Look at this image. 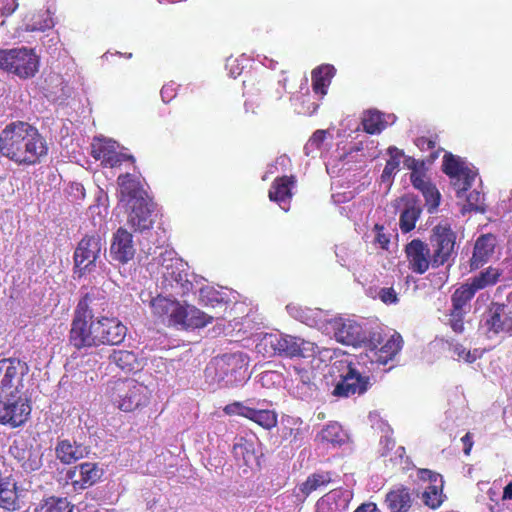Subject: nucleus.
Listing matches in <instances>:
<instances>
[{
    "label": "nucleus",
    "instance_id": "nucleus-41",
    "mask_svg": "<svg viewBox=\"0 0 512 512\" xmlns=\"http://www.w3.org/2000/svg\"><path fill=\"white\" fill-rule=\"evenodd\" d=\"M318 437L322 442L342 444L344 442L345 434L341 425L334 422L327 424L318 434Z\"/></svg>",
    "mask_w": 512,
    "mask_h": 512
},
{
    "label": "nucleus",
    "instance_id": "nucleus-62",
    "mask_svg": "<svg viewBox=\"0 0 512 512\" xmlns=\"http://www.w3.org/2000/svg\"><path fill=\"white\" fill-rule=\"evenodd\" d=\"M354 512H377V506L375 503H363L356 508Z\"/></svg>",
    "mask_w": 512,
    "mask_h": 512
},
{
    "label": "nucleus",
    "instance_id": "nucleus-57",
    "mask_svg": "<svg viewBox=\"0 0 512 512\" xmlns=\"http://www.w3.org/2000/svg\"><path fill=\"white\" fill-rule=\"evenodd\" d=\"M18 8V0H0V14L9 16Z\"/></svg>",
    "mask_w": 512,
    "mask_h": 512
},
{
    "label": "nucleus",
    "instance_id": "nucleus-14",
    "mask_svg": "<svg viewBox=\"0 0 512 512\" xmlns=\"http://www.w3.org/2000/svg\"><path fill=\"white\" fill-rule=\"evenodd\" d=\"M97 347L119 345L127 334V327L116 317L101 316L94 319Z\"/></svg>",
    "mask_w": 512,
    "mask_h": 512
},
{
    "label": "nucleus",
    "instance_id": "nucleus-61",
    "mask_svg": "<svg viewBox=\"0 0 512 512\" xmlns=\"http://www.w3.org/2000/svg\"><path fill=\"white\" fill-rule=\"evenodd\" d=\"M380 444L383 445V448H384L383 454H386L394 448L395 440L391 436L385 435V436L381 437Z\"/></svg>",
    "mask_w": 512,
    "mask_h": 512
},
{
    "label": "nucleus",
    "instance_id": "nucleus-48",
    "mask_svg": "<svg viewBox=\"0 0 512 512\" xmlns=\"http://www.w3.org/2000/svg\"><path fill=\"white\" fill-rule=\"evenodd\" d=\"M467 312L455 309L450 310L449 325L454 332L462 333L464 331V315Z\"/></svg>",
    "mask_w": 512,
    "mask_h": 512
},
{
    "label": "nucleus",
    "instance_id": "nucleus-15",
    "mask_svg": "<svg viewBox=\"0 0 512 512\" xmlns=\"http://www.w3.org/2000/svg\"><path fill=\"white\" fill-rule=\"evenodd\" d=\"M91 155L94 159L100 160L105 167H119L124 162L135 164L133 155L126 154L117 150V143L113 140L99 139L92 143Z\"/></svg>",
    "mask_w": 512,
    "mask_h": 512
},
{
    "label": "nucleus",
    "instance_id": "nucleus-42",
    "mask_svg": "<svg viewBox=\"0 0 512 512\" xmlns=\"http://www.w3.org/2000/svg\"><path fill=\"white\" fill-rule=\"evenodd\" d=\"M442 484H432L423 492V501L431 509H437L443 502Z\"/></svg>",
    "mask_w": 512,
    "mask_h": 512
},
{
    "label": "nucleus",
    "instance_id": "nucleus-47",
    "mask_svg": "<svg viewBox=\"0 0 512 512\" xmlns=\"http://www.w3.org/2000/svg\"><path fill=\"white\" fill-rule=\"evenodd\" d=\"M251 410H252L251 407L245 406L242 402H239V401H235L233 403L227 404L223 408V412L226 415H229V416L238 415V416H242L247 419L250 415Z\"/></svg>",
    "mask_w": 512,
    "mask_h": 512
},
{
    "label": "nucleus",
    "instance_id": "nucleus-44",
    "mask_svg": "<svg viewBox=\"0 0 512 512\" xmlns=\"http://www.w3.org/2000/svg\"><path fill=\"white\" fill-rule=\"evenodd\" d=\"M425 198V205L429 213H434L440 204L441 195L434 184L430 185L422 192Z\"/></svg>",
    "mask_w": 512,
    "mask_h": 512
},
{
    "label": "nucleus",
    "instance_id": "nucleus-20",
    "mask_svg": "<svg viewBox=\"0 0 512 512\" xmlns=\"http://www.w3.org/2000/svg\"><path fill=\"white\" fill-rule=\"evenodd\" d=\"M133 236L125 228L120 227L113 234L110 246L111 257L121 264H126L135 256Z\"/></svg>",
    "mask_w": 512,
    "mask_h": 512
},
{
    "label": "nucleus",
    "instance_id": "nucleus-63",
    "mask_svg": "<svg viewBox=\"0 0 512 512\" xmlns=\"http://www.w3.org/2000/svg\"><path fill=\"white\" fill-rule=\"evenodd\" d=\"M168 274L171 276L172 279H174L176 282H182L184 278L187 276V274H183L182 272H175L173 269V265L170 267H167Z\"/></svg>",
    "mask_w": 512,
    "mask_h": 512
},
{
    "label": "nucleus",
    "instance_id": "nucleus-46",
    "mask_svg": "<svg viewBox=\"0 0 512 512\" xmlns=\"http://www.w3.org/2000/svg\"><path fill=\"white\" fill-rule=\"evenodd\" d=\"M467 210L468 211H476V212H484V195L477 191H471L467 196Z\"/></svg>",
    "mask_w": 512,
    "mask_h": 512
},
{
    "label": "nucleus",
    "instance_id": "nucleus-29",
    "mask_svg": "<svg viewBox=\"0 0 512 512\" xmlns=\"http://www.w3.org/2000/svg\"><path fill=\"white\" fill-rule=\"evenodd\" d=\"M332 481V473L329 471L316 472L307 477L294 491L299 501H304L312 492L322 486H327Z\"/></svg>",
    "mask_w": 512,
    "mask_h": 512
},
{
    "label": "nucleus",
    "instance_id": "nucleus-10",
    "mask_svg": "<svg viewBox=\"0 0 512 512\" xmlns=\"http://www.w3.org/2000/svg\"><path fill=\"white\" fill-rule=\"evenodd\" d=\"M485 333L489 339L512 336V309L501 302H491L484 318Z\"/></svg>",
    "mask_w": 512,
    "mask_h": 512
},
{
    "label": "nucleus",
    "instance_id": "nucleus-4",
    "mask_svg": "<svg viewBox=\"0 0 512 512\" xmlns=\"http://www.w3.org/2000/svg\"><path fill=\"white\" fill-rule=\"evenodd\" d=\"M111 402L123 412H133L149 403L148 388L134 379H119L109 386Z\"/></svg>",
    "mask_w": 512,
    "mask_h": 512
},
{
    "label": "nucleus",
    "instance_id": "nucleus-37",
    "mask_svg": "<svg viewBox=\"0 0 512 512\" xmlns=\"http://www.w3.org/2000/svg\"><path fill=\"white\" fill-rule=\"evenodd\" d=\"M74 506L63 497H48L36 508V512H73Z\"/></svg>",
    "mask_w": 512,
    "mask_h": 512
},
{
    "label": "nucleus",
    "instance_id": "nucleus-23",
    "mask_svg": "<svg viewBox=\"0 0 512 512\" xmlns=\"http://www.w3.org/2000/svg\"><path fill=\"white\" fill-rule=\"evenodd\" d=\"M496 244V237L491 233L483 234L477 238L470 259L471 270L480 268L490 260L494 254Z\"/></svg>",
    "mask_w": 512,
    "mask_h": 512
},
{
    "label": "nucleus",
    "instance_id": "nucleus-49",
    "mask_svg": "<svg viewBox=\"0 0 512 512\" xmlns=\"http://www.w3.org/2000/svg\"><path fill=\"white\" fill-rule=\"evenodd\" d=\"M379 299L386 305L396 304L399 301L398 293L393 287H383L378 292Z\"/></svg>",
    "mask_w": 512,
    "mask_h": 512
},
{
    "label": "nucleus",
    "instance_id": "nucleus-35",
    "mask_svg": "<svg viewBox=\"0 0 512 512\" xmlns=\"http://www.w3.org/2000/svg\"><path fill=\"white\" fill-rule=\"evenodd\" d=\"M501 276L502 271L500 269L489 266L485 270L481 271L478 275L470 278L469 282L476 289V291H478L495 285Z\"/></svg>",
    "mask_w": 512,
    "mask_h": 512
},
{
    "label": "nucleus",
    "instance_id": "nucleus-38",
    "mask_svg": "<svg viewBox=\"0 0 512 512\" xmlns=\"http://www.w3.org/2000/svg\"><path fill=\"white\" fill-rule=\"evenodd\" d=\"M248 419L266 430H271L278 422L277 413L274 410L269 409L252 408Z\"/></svg>",
    "mask_w": 512,
    "mask_h": 512
},
{
    "label": "nucleus",
    "instance_id": "nucleus-55",
    "mask_svg": "<svg viewBox=\"0 0 512 512\" xmlns=\"http://www.w3.org/2000/svg\"><path fill=\"white\" fill-rule=\"evenodd\" d=\"M436 139H437V136L435 138L421 136V137L416 138L415 145L421 151L434 150L436 148Z\"/></svg>",
    "mask_w": 512,
    "mask_h": 512
},
{
    "label": "nucleus",
    "instance_id": "nucleus-28",
    "mask_svg": "<svg viewBox=\"0 0 512 512\" xmlns=\"http://www.w3.org/2000/svg\"><path fill=\"white\" fill-rule=\"evenodd\" d=\"M335 74L336 69L331 64H322L314 68L311 72L313 92L323 98Z\"/></svg>",
    "mask_w": 512,
    "mask_h": 512
},
{
    "label": "nucleus",
    "instance_id": "nucleus-6",
    "mask_svg": "<svg viewBox=\"0 0 512 512\" xmlns=\"http://www.w3.org/2000/svg\"><path fill=\"white\" fill-rule=\"evenodd\" d=\"M32 401L23 391L10 393L0 400V425L11 429L23 427L31 418Z\"/></svg>",
    "mask_w": 512,
    "mask_h": 512
},
{
    "label": "nucleus",
    "instance_id": "nucleus-54",
    "mask_svg": "<svg viewBox=\"0 0 512 512\" xmlns=\"http://www.w3.org/2000/svg\"><path fill=\"white\" fill-rule=\"evenodd\" d=\"M161 98L165 103L171 102L177 95V86L175 83L170 82L168 84H165L161 91Z\"/></svg>",
    "mask_w": 512,
    "mask_h": 512
},
{
    "label": "nucleus",
    "instance_id": "nucleus-60",
    "mask_svg": "<svg viewBox=\"0 0 512 512\" xmlns=\"http://www.w3.org/2000/svg\"><path fill=\"white\" fill-rule=\"evenodd\" d=\"M461 441L464 445V454L465 455H469L470 452H471V449L473 447V439H472V434L470 432H467L462 438H461Z\"/></svg>",
    "mask_w": 512,
    "mask_h": 512
},
{
    "label": "nucleus",
    "instance_id": "nucleus-11",
    "mask_svg": "<svg viewBox=\"0 0 512 512\" xmlns=\"http://www.w3.org/2000/svg\"><path fill=\"white\" fill-rule=\"evenodd\" d=\"M28 371L27 363L18 358L0 359V393L6 395L23 391V378Z\"/></svg>",
    "mask_w": 512,
    "mask_h": 512
},
{
    "label": "nucleus",
    "instance_id": "nucleus-24",
    "mask_svg": "<svg viewBox=\"0 0 512 512\" xmlns=\"http://www.w3.org/2000/svg\"><path fill=\"white\" fill-rule=\"evenodd\" d=\"M175 326H181L184 329H198L212 323L214 317L209 316L196 307H184L181 305L180 311L176 314Z\"/></svg>",
    "mask_w": 512,
    "mask_h": 512
},
{
    "label": "nucleus",
    "instance_id": "nucleus-33",
    "mask_svg": "<svg viewBox=\"0 0 512 512\" xmlns=\"http://www.w3.org/2000/svg\"><path fill=\"white\" fill-rule=\"evenodd\" d=\"M476 292V289L469 281L461 284L451 296V309L468 311L466 308L475 296Z\"/></svg>",
    "mask_w": 512,
    "mask_h": 512
},
{
    "label": "nucleus",
    "instance_id": "nucleus-16",
    "mask_svg": "<svg viewBox=\"0 0 512 512\" xmlns=\"http://www.w3.org/2000/svg\"><path fill=\"white\" fill-rule=\"evenodd\" d=\"M373 332L374 330L366 329L354 320L345 319L337 324L334 334L336 340L342 344L366 348Z\"/></svg>",
    "mask_w": 512,
    "mask_h": 512
},
{
    "label": "nucleus",
    "instance_id": "nucleus-12",
    "mask_svg": "<svg viewBox=\"0 0 512 512\" xmlns=\"http://www.w3.org/2000/svg\"><path fill=\"white\" fill-rule=\"evenodd\" d=\"M442 171L451 179H454V185L457 187L456 196L462 198L475 180L476 173L470 169L466 162L450 152L443 156Z\"/></svg>",
    "mask_w": 512,
    "mask_h": 512
},
{
    "label": "nucleus",
    "instance_id": "nucleus-7",
    "mask_svg": "<svg viewBox=\"0 0 512 512\" xmlns=\"http://www.w3.org/2000/svg\"><path fill=\"white\" fill-rule=\"evenodd\" d=\"M103 241L99 234H86L77 244L75 248L74 274L79 278L92 272L96 267V262L100 258Z\"/></svg>",
    "mask_w": 512,
    "mask_h": 512
},
{
    "label": "nucleus",
    "instance_id": "nucleus-17",
    "mask_svg": "<svg viewBox=\"0 0 512 512\" xmlns=\"http://www.w3.org/2000/svg\"><path fill=\"white\" fill-rule=\"evenodd\" d=\"M370 386V378L362 375L352 364L348 365L347 372L341 375L340 381L335 385L332 395L335 397H350L365 393Z\"/></svg>",
    "mask_w": 512,
    "mask_h": 512
},
{
    "label": "nucleus",
    "instance_id": "nucleus-8",
    "mask_svg": "<svg viewBox=\"0 0 512 512\" xmlns=\"http://www.w3.org/2000/svg\"><path fill=\"white\" fill-rule=\"evenodd\" d=\"M430 245L432 247V267L439 268L448 263L456 256V233L450 225L438 224L432 229L430 235Z\"/></svg>",
    "mask_w": 512,
    "mask_h": 512
},
{
    "label": "nucleus",
    "instance_id": "nucleus-18",
    "mask_svg": "<svg viewBox=\"0 0 512 512\" xmlns=\"http://www.w3.org/2000/svg\"><path fill=\"white\" fill-rule=\"evenodd\" d=\"M129 207L127 223L134 232H144L153 227L155 203L152 199L149 197L140 198L137 202L130 204Z\"/></svg>",
    "mask_w": 512,
    "mask_h": 512
},
{
    "label": "nucleus",
    "instance_id": "nucleus-19",
    "mask_svg": "<svg viewBox=\"0 0 512 512\" xmlns=\"http://www.w3.org/2000/svg\"><path fill=\"white\" fill-rule=\"evenodd\" d=\"M405 256L408 268L416 274L422 275L432 266V256L427 243L419 238L413 239L405 245Z\"/></svg>",
    "mask_w": 512,
    "mask_h": 512
},
{
    "label": "nucleus",
    "instance_id": "nucleus-64",
    "mask_svg": "<svg viewBox=\"0 0 512 512\" xmlns=\"http://www.w3.org/2000/svg\"><path fill=\"white\" fill-rule=\"evenodd\" d=\"M503 500H511L512 499V482L508 483L503 491Z\"/></svg>",
    "mask_w": 512,
    "mask_h": 512
},
{
    "label": "nucleus",
    "instance_id": "nucleus-3",
    "mask_svg": "<svg viewBox=\"0 0 512 512\" xmlns=\"http://www.w3.org/2000/svg\"><path fill=\"white\" fill-rule=\"evenodd\" d=\"M248 371V357L243 352L226 353L214 358L205 373L220 387H236L245 382Z\"/></svg>",
    "mask_w": 512,
    "mask_h": 512
},
{
    "label": "nucleus",
    "instance_id": "nucleus-9",
    "mask_svg": "<svg viewBox=\"0 0 512 512\" xmlns=\"http://www.w3.org/2000/svg\"><path fill=\"white\" fill-rule=\"evenodd\" d=\"M403 347L402 336L395 332L389 338L384 339L380 331L374 330L366 346L367 356L372 363L386 365L394 360Z\"/></svg>",
    "mask_w": 512,
    "mask_h": 512
},
{
    "label": "nucleus",
    "instance_id": "nucleus-39",
    "mask_svg": "<svg viewBox=\"0 0 512 512\" xmlns=\"http://www.w3.org/2000/svg\"><path fill=\"white\" fill-rule=\"evenodd\" d=\"M362 125L366 133L373 135L379 134L386 127V122L381 112L369 110L362 118Z\"/></svg>",
    "mask_w": 512,
    "mask_h": 512
},
{
    "label": "nucleus",
    "instance_id": "nucleus-25",
    "mask_svg": "<svg viewBox=\"0 0 512 512\" xmlns=\"http://www.w3.org/2000/svg\"><path fill=\"white\" fill-rule=\"evenodd\" d=\"M10 453L17 459L26 472L39 470L42 466V455L40 451L32 447H20L19 443L14 441L10 447Z\"/></svg>",
    "mask_w": 512,
    "mask_h": 512
},
{
    "label": "nucleus",
    "instance_id": "nucleus-53",
    "mask_svg": "<svg viewBox=\"0 0 512 512\" xmlns=\"http://www.w3.org/2000/svg\"><path fill=\"white\" fill-rule=\"evenodd\" d=\"M374 230L376 231L375 243L379 244L383 250H388L390 237L384 233V227L382 225L375 224Z\"/></svg>",
    "mask_w": 512,
    "mask_h": 512
},
{
    "label": "nucleus",
    "instance_id": "nucleus-22",
    "mask_svg": "<svg viewBox=\"0 0 512 512\" xmlns=\"http://www.w3.org/2000/svg\"><path fill=\"white\" fill-rule=\"evenodd\" d=\"M119 187L118 198L127 205L137 202L140 198L148 197L140 182L130 173L121 174L117 178Z\"/></svg>",
    "mask_w": 512,
    "mask_h": 512
},
{
    "label": "nucleus",
    "instance_id": "nucleus-50",
    "mask_svg": "<svg viewBox=\"0 0 512 512\" xmlns=\"http://www.w3.org/2000/svg\"><path fill=\"white\" fill-rule=\"evenodd\" d=\"M453 352H454V354H456L458 356L459 359H463L467 363H473L479 357L476 354L477 350H475L474 352H471L470 350L466 349L461 344H456L453 347Z\"/></svg>",
    "mask_w": 512,
    "mask_h": 512
},
{
    "label": "nucleus",
    "instance_id": "nucleus-1",
    "mask_svg": "<svg viewBox=\"0 0 512 512\" xmlns=\"http://www.w3.org/2000/svg\"><path fill=\"white\" fill-rule=\"evenodd\" d=\"M48 151L46 138L28 122H11L0 132V154L19 166L40 164Z\"/></svg>",
    "mask_w": 512,
    "mask_h": 512
},
{
    "label": "nucleus",
    "instance_id": "nucleus-56",
    "mask_svg": "<svg viewBox=\"0 0 512 512\" xmlns=\"http://www.w3.org/2000/svg\"><path fill=\"white\" fill-rule=\"evenodd\" d=\"M326 139V131L324 130H316L313 135L310 137L308 143L306 144V149L309 147H314L319 149Z\"/></svg>",
    "mask_w": 512,
    "mask_h": 512
},
{
    "label": "nucleus",
    "instance_id": "nucleus-30",
    "mask_svg": "<svg viewBox=\"0 0 512 512\" xmlns=\"http://www.w3.org/2000/svg\"><path fill=\"white\" fill-rule=\"evenodd\" d=\"M0 507L9 511L19 508L18 486L11 476L0 477Z\"/></svg>",
    "mask_w": 512,
    "mask_h": 512
},
{
    "label": "nucleus",
    "instance_id": "nucleus-31",
    "mask_svg": "<svg viewBox=\"0 0 512 512\" xmlns=\"http://www.w3.org/2000/svg\"><path fill=\"white\" fill-rule=\"evenodd\" d=\"M181 304L166 297L157 296L151 301V309L154 316L168 318L169 325L175 326L176 314L180 311Z\"/></svg>",
    "mask_w": 512,
    "mask_h": 512
},
{
    "label": "nucleus",
    "instance_id": "nucleus-5",
    "mask_svg": "<svg viewBox=\"0 0 512 512\" xmlns=\"http://www.w3.org/2000/svg\"><path fill=\"white\" fill-rule=\"evenodd\" d=\"M0 68L20 79H30L39 70V57L26 47L0 50Z\"/></svg>",
    "mask_w": 512,
    "mask_h": 512
},
{
    "label": "nucleus",
    "instance_id": "nucleus-34",
    "mask_svg": "<svg viewBox=\"0 0 512 512\" xmlns=\"http://www.w3.org/2000/svg\"><path fill=\"white\" fill-rule=\"evenodd\" d=\"M52 26L53 21L46 12L34 11L24 18V28L28 32L45 31Z\"/></svg>",
    "mask_w": 512,
    "mask_h": 512
},
{
    "label": "nucleus",
    "instance_id": "nucleus-40",
    "mask_svg": "<svg viewBox=\"0 0 512 512\" xmlns=\"http://www.w3.org/2000/svg\"><path fill=\"white\" fill-rule=\"evenodd\" d=\"M422 209L417 205L407 206L400 214L399 226L403 233H409L415 228Z\"/></svg>",
    "mask_w": 512,
    "mask_h": 512
},
{
    "label": "nucleus",
    "instance_id": "nucleus-43",
    "mask_svg": "<svg viewBox=\"0 0 512 512\" xmlns=\"http://www.w3.org/2000/svg\"><path fill=\"white\" fill-rule=\"evenodd\" d=\"M200 303L211 307L227 304L216 290L208 287L200 290Z\"/></svg>",
    "mask_w": 512,
    "mask_h": 512
},
{
    "label": "nucleus",
    "instance_id": "nucleus-36",
    "mask_svg": "<svg viewBox=\"0 0 512 512\" xmlns=\"http://www.w3.org/2000/svg\"><path fill=\"white\" fill-rule=\"evenodd\" d=\"M109 360L125 372H131L138 367L136 354L128 350H113Z\"/></svg>",
    "mask_w": 512,
    "mask_h": 512
},
{
    "label": "nucleus",
    "instance_id": "nucleus-2",
    "mask_svg": "<svg viewBox=\"0 0 512 512\" xmlns=\"http://www.w3.org/2000/svg\"><path fill=\"white\" fill-rule=\"evenodd\" d=\"M99 300L94 294L86 293L77 303L74 310L69 342L77 350L97 347L96 329L94 324L93 306Z\"/></svg>",
    "mask_w": 512,
    "mask_h": 512
},
{
    "label": "nucleus",
    "instance_id": "nucleus-58",
    "mask_svg": "<svg viewBox=\"0 0 512 512\" xmlns=\"http://www.w3.org/2000/svg\"><path fill=\"white\" fill-rule=\"evenodd\" d=\"M399 161L397 159H389L383 169L381 178L383 180L389 179L399 167Z\"/></svg>",
    "mask_w": 512,
    "mask_h": 512
},
{
    "label": "nucleus",
    "instance_id": "nucleus-26",
    "mask_svg": "<svg viewBox=\"0 0 512 512\" xmlns=\"http://www.w3.org/2000/svg\"><path fill=\"white\" fill-rule=\"evenodd\" d=\"M385 504L390 512H408L413 504L410 489L403 485L391 489L385 496Z\"/></svg>",
    "mask_w": 512,
    "mask_h": 512
},
{
    "label": "nucleus",
    "instance_id": "nucleus-45",
    "mask_svg": "<svg viewBox=\"0 0 512 512\" xmlns=\"http://www.w3.org/2000/svg\"><path fill=\"white\" fill-rule=\"evenodd\" d=\"M409 169L412 170L410 174V181L413 185V187L417 190H419L421 193L428 188L433 183L427 178L426 174L424 172L419 171L416 168V163H414V166H409Z\"/></svg>",
    "mask_w": 512,
    "mask_h": 512
},
{
    "label": "nucleus",
    "instance_id": "nucleus-13",
    "mask_svg": "<svg viewBox=\"0 0 512 512\" xmlns=\"http://www.w3.org/2000/svg\"><path fill=\"white\" fill-rule=\"evenodd\" d=\"M274 354L281 357H305V351L313 350L314 344L286 334H267L264 337Z\"/></svg>",
    "mask_w": 512,
    "mask_h": 512
},
{
    "label": "nucleus",
    "instance_id": "nucleus-52",
    "mask_svg": "<svg viewBox=\"0 0 512 512\" xmlns=\"http://www.w3.org/2000/svg\"><path fill=\"white\" fill-rule=\"evenodd\" d=\"M295 375L298 379L307 386L313 384V372L310 369H306L304 367L293 366L292 367Z\"/></svg>",
    "mask_w": 512,
    "mask_h": 512
},
{
    "label": "nucleus",
    "instance_id": "nucleus-51",
    "mask_svg": "<svg viewBox=\"0 0 512 512\" xmlns=\"http://www.w3.org/2000/svg\"><path fill=\"white\" fill-rule=\"evenodd\" d=\"M418 477L423 481H428L430 484H442V477L440 474L430 470V469H419Z\"/></svg>",
    "mask_w": 512,
    "mask_h": 512
},
{
    "label": "nucleus",
    "instance_id": "nucleus-27",
    "mask_svg": "<svg viewBox=\"0 0 512 512\" xmlns=\"http://www.w3.org/2000/svg\"><path fill=\"white\" fill-rule=\"evenodd\" d=\"M295 185L296 177L294 175L277 177L271 184L268 197L271 201L281 205L292 198V189Z\"/></svg>",
    "mask_w": 512,
    "mask_h": 512
},
{
    "label": "nucleus",
    "instance_id": "nucleus-32",
    "mask_svg": "<svg viewBox=\"0 0 512 512\" xmlns=\"http://www.w3.org/2000/svg\"><path fill=\"white\" fill-rule=\"evenodd\" d=\"M84 450L82 445L71 443L69 440L59 441L55 448L57 458L65 464L81 459L84 456Z\"/></svg>",
    "mask_w": 512,
    "mask_h": 512
},
{
    "label": "nucleus",
    "instance_id": "nucleus-21",
    "mask_svg": "<svg viewBox=\"0 0 512 512\" xmlns=\"http://www.w3.org/2000/svg\"><path fill=\"white\" fill-rule=\"evenodd\" d=\"M67 475L76 490H84L100 479L102 471L96 463L85 462L69 470Z\"/></svg>",
    "mask_w": 512,
    "mask_h": 512
},
{
    "label": "nucleus",
    "instance_id": "nucleus-59",
    "mask_svg": "<svg viewBox=\"0 0 512 512\" xmlns=\"http://www.w3.org/2000/svg\"><path fill=\"white\" fill-rule=\"evenodd\" d=\"M299 435V429H295L291 426L283 425L281 428V437L283 440H287L290 443L295 442Z\"/></svg>",
    "mask_w": 512,
    "mask_h": 512
}]
</instances>
